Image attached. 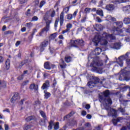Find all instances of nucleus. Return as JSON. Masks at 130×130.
Masks as SVG:
<instances>
[{"label": "nucleus", "instance_id": "obj_1", "mask_svg": "<svg viewBox=\"0 0 130 130\" xmlns=\"http://www.w3.org/2000/svg\"><path fill=\"white\" fill-rule=\"evenodd\" d=\"M121 32H122V30L119 29V28L114 27L111 30L112 34L110 35L105 32H103L101 35L97 34L93 39L92 41L96 46L98 45L100 43L101 45L106 46L107 44H108V39H109V38L111 40H115V35H119V33Z\"/></svg>", "mask_w": 130, "mask_h": 130}, {"label": "nucleus", "instance_id": "obj_2", "mask_svg": "<svg viewBox=\"0 0 130 130\" xmlns=\"http://www.w3.org/2000/svg\"><path fill=\"white\" fill-rule=\"evenodd\" d=\"M109 95V91L106 90L102 95H100L99 101L103 104L105 108L108 110V115L113 117H115L117 115L116 110L110 108V105L112 104V101L109 98L106 99V97Z\"/></svg>", "mask_w": 130, "mask_h": 130}, {"label": "nucleus", "instance_id": "obj_3", "mask_svg": "<svg viewBox=\"0 0 130 130\" xmlns=\"http://www.w3.org/2000/svg\"><path fill=\"white\" fill-rule=\"evenodd\" d=\"M130 71L127 68L122 70L120 72V75L119 77V80L120 81H129L130 80Z\"/></svg>", "mask_w": 130, "mask_h": 130}, {"label": "nucleus", "instance_id": "obj_4", "mask_svg": "<svg viewBox=\"0 0 130 130\" xmlns=\"http://www.w3.org/2000/svg\"><path fill=\"white\" fill-rule=\"evenodd\" d=\"M102 63H100V61H93V62L91 64V67H92V70L93 72H96L98 74H102L103 73V71H102V69L100 68H97L96 67H100L102 66Z\"/></svg>", "mask_w": 130, "mask_h": 130}, {"label": "nucleus", "instance_id": "obj_5", "mask_svg": "<svg viewBox=\"0 0 130 130\" xmlns=\"http://www.w3.org/2000/svg\"><path fill=\"white\" fill-rule=\"evenodd\" d=\"M124 58L130 59V52L127 53L125 55L120 56L117 60V63L119 64L120 67L123 66V60Z\"/></svg>", "mask_w": 130, "mask_h": 130}, {"label": "nucleus", "instance_id": "obj_6", "mask_svg": "<svg viewBox=\"0 0 130 130\" xmlns=\"http://www.w3.org/2000/svg\"><path fill=\"white\" fill-rule=\"evenodd\" d=\"M51 23V20H48L46 22V26L44 28L40 33L41 36L46 35V33L49 31V25Z\"/></svg>", "mask_w": 130, "mask_h": 130}, {"label": "nucleus", "instance_id": "obj_7", "mask_svg": "<svg viewBox=\"0 0 130 130\" xmlns=\"http://www.w3.org/2000/svg\"><path fill=\"white\" fill-rule=\"evenodd\" d=\"M52 125H54V128L55 129H58V128H59V123H58V122H57L53 124V122L52 121H51L48 126V129H51L52 128Z\"/></svg>", "mask_w": 130, "mask_h": 130}, {"label": "nucleus", "instance_id": "obj_8", "mask_svg": "<svg viewBox=\"0 0 130 130\" xmlns=\"http://www.w3.org/2000/svg\"><path fill=\"white\" fill-rule=\"evenodd\" d=\"M72 46H76V45H79V46H83L84 45V41L83 40H77L75 41H72Z\"/></svg>", "mask_w": 130, "mask_h": 130}, {"label": "nucleus", "instance_id": "obj_9", "mask_svg": "<svg viewBox=\"0 0 130 130\" xmlns=\"http://www.w3.org/2000/svg\"><path fill=\"white\" fill-rule=\"evenodd\" d=\"M110 47L113 49H120L121 47V43H113L110 45Z\"/></svg>", "mask_w": 130, "mask_h": 130}, {"label": "nucleus", "instance_id": "obj_10", "mask_svg": "<svg viewBox=\"0 0 130 130\" xmlns=\"http://www.w3.org/2000/svg\"><path fill=\"white\" fill-rule=\"evenodd\" d=\"M120 102H121V107L119 109V111H120L122 113L123 115H124V113L125 111L124 110V109L122 108V106L126 104V102H125L124 100H121V97L120 98Z\"/></svg>", "mask_w": 130, "mask_h": 130}, {"label": "nucleus", "instance_id": "obj_11", "mask_svg": "<svg viewBox=\"0 0 130 130\" xmlns=\"http://www.w3.org/2000/svg\"><path fill=\"white\" fill-rule=\"evenodd\" d=\"M50 41L47 40H45L44 41V42L41 45V48H40L41 51H43V50L45 49V48L46 47V46H47V45H49Z\"/></svg>", "mask_w": 130, "mask_h": 130}, {"label": "nucleus", "instance_id": "obj_12", "mask_svg": "<svg viewBox=\"0 0 130 130\" xmlns=\"http://www.w3.org/2000/svg\"><path fill=\"white\" fill-rule=\"evenodd\" d=\"M123 119L124 118L122 117H118L116 119H113L112 121L114 124V125H116L117 122H122Z\"/></svg>", "mask_w": 130, "mask_h": 130}, {"label": "nucleus", "instance_id": "obj_13", "mask_svg": "<svg viewBox=\"0 0 130 130\" xmlns=\"http://www.w3.org/2000/svg\"><path fill=\"white\" fill-rule=\"evenodd\" d=\"M18 98L19 94L18 93H15L11 99V102H12V103H15V101H16V100H18Z\"/></svg>", "mask_w": 130, "mask_h": 130}, {"label": "nucleus", "instance_id": "obj_14", "mask_svg": "<svg viewBox=\"0 0 130 130\" xmlns=\"http://www.w3.org/2000/svg\"><path fill=\"white\" fill-rule=\"evenodd\" d=\"M73 27V25L71 23H68L67 25V29L65 30L62 31V34H64V33H67V32H69L70 31V29H71Z\"/></svg>", "mask_w": 130, "mask_h": 130}, {"label": "nucleus", "instance_id": "obj_15", "mask_svg": "<svg viewBox=\"0 0 130 130\" xmlns=\"http://www.w3.org/2000/svg\"><path fill=\"white\" fill-rule=\"evenodd\" d=\"M11 66V63L10 62V59H8L7 60H6V62H5V69L6 70H7V71L10 70V67Z\"/></svg>", "mask_w": 130, "mask_h": 130}, {"label": "nucleus", "instance_id": "obj_16", "mask_svg": "<svg viewBox=\"0 0 130 130\" xmlns=\"http://www.w3.org/2000/svg\"><path fill=\"white\" fill-rule=\"evenodd\" d=\"M29 89H30V90H35L36 91L38 90V85H36L34 83H32L29 86Z\"/></svg>", "mask_w": 130, "mask_h": 130}, {"label": "nucleus", "instance_id": "obj_17", "mask_svg": "<svg viewBox=\"0 0 130 130\" xmlns=\"http://www.w3.org/2000/svg\"><path fill=\"white\" fill-rule=\"evenodd\" d=\"M48 87H49V82L48 81H47L45 83L43 84V86H42V89L43 90H45V89L48 88Z\"/></svg>", "mask_w": 130, "mask_h": 130}, {"label": "nucleus", "instance_id": "obj_18", "mask_svg": "<svg viewBox=\"0 0 130 130\" xmlns=\"http://www.w3.org/2000/svg\"><path fill=\"white\" fill-rule=\"evenodd\" d=\"M59 64L61 69H65L66 67H67V65L64 63V61H63L62 59L60 60Z\"/></svg>", "mask_w": 130, "mask_h": 130}, {"label": "nucleus", "instance_id": "obj_19", "mask_svg": "<svg viewBox=\"0 0 130 130\" xmlns=\"http://www.w3.org/2000/svg\"><path fill=\"white\" fill-rule=\"evenodd\" d=\"M59 22L61 26L63 24V12H62L60 14Z\"/></svg>", "mask_w": 130, "mask_h": 130}, {"label": "nucleus", "instance_id": "obj_20", "mask_svg": "<svg viewBox=\"0 0 130 130\" xmlns=\"http://www.w3.org/2000/svg\"><path fill=\"white\" fill-rule=\"evenodd\" d=\"M107 20H108V21H111L112 22H114V21H116L115 18L112 17L110 15H108L107 16Z\"/></svg>", "mask_w": 130, "mask_h": 130}, {"label": "nucleus", "instance_id": "obj_21", "mask_svg": "<svg viewBox=\"0 0 130 130\" xmlns=\"http://www.w3.org/2000/svg\"><path fill=\"white\" fill-rule=\"evenodd\" d=\"M106 9L108 11H112V10L114 9V6L113 5H109L106 6Z\"/></svg>", "mask_w": 130, "mask_h": 130}, {"label": "nucleus", "instance_id": "obj_22", "mask_svg": "<svg viewBox=\"0 0 130 130\" xmlns=\"http://www.w3.org/2000/svg\"><path fill=\"white\" fill-rule=\"evenodd\" d=\"M44 68L46 70H50V69H51V67H50V64H49V62H46L44 63Z\"/></svg>", "mask_w": 130, "mask_h": 130}, {"label": "nucleus", "instance_id": "obj_23", "mask_svg": "<svg viewBox=\"0 0 130 130\" xmlns=\"http://www.w3.org/2000/svg\"><path fill=\"white\" fill-rule=\"evenodd\" d=\"M44 96H45V99H48V98H49V97H50V93L49 92H47V91H46L45 90L44 91Z\"/></svg>", "mask_w": 130, "mask_h": 130}, {"label": "nucleus", "instance_id": "obj_24", "mask_svg": "<svg viewBox=\"0 0 130 130\" xmlns=\"http://www.w3.org/2000/svg\"><path fill=\"white\" fill-rule=\"evenodd\" d=\"M123 22L126 25L127 24H130V18H124Z\"/></svg>", "mask_w": 130, "mask_h": 130}, {"label": "nucleus", "instance_id": "obj_25", "mask_svg": "<svg viewBox=\"0 0 130 130\" xmlns=\"http://www.w3.org/2000/svg\"><path fill=\"white\" fill-rule=\"evenodd\" d=\"M96 29L98 31H101V30H103V26L101 24H97Z\"/></svg>", "mask_w": 130, "mask_h": 130}, {"label": "nucleus", "instance_id": "obj_26", "mask_svg": "<svg viewBox=\"0 0 130 130\" xmlns=\"http://www.w3.org/2000/svg\"><path fill=\"white\" fill-rule=\"evenodd\" d=\"M32 126H33V125H26L24 127V130H29L30 128H31V127H32Z\"/></svg>", "mask_w": 130, "mask_h": 130}, {"label": "nucleus", "instance_id": "obj_27", "mask_svg": "<svg viewBox=\"0 0 130 130\" xmlns=\"http://www.w3.org/2000/svg\"><path fill=\"white\" fill-rule=\"evenodd\" d=\"M96 13L98 15H99V16H101L102 17H103V11L101 10H99L96 11Z\"/></svg>", "mask_w": 130, "mask_h": 130}, {"label": "nucleus", "instance_id": "obj_28", "mask_svg": "<svg viewBox=\"0 0 130 130\" xmlns=\"http://www.w3.org/2000/svg\"><path fill=\"white\" fill-rule=\"evenodd\" d=\"M95 85L94 83H93L92 82H89L88 83L87 85L89 88H93Z\"/></svg>", "mask_w": 130, "mask_h": 130}, {"label": "nucleus", "instance_id": "obj_29", "mask_svg": "<svg viewBox=\"0 0 130 130\" xmlns=\"http://www.w3.org/2000/svg\"><path fill=\"white\" fill-rule=\"evenodd\" d=\"M123 12H127V11H130V6L123 7Z\"/></svg>", "mask_w": 130, "mask_h": 130}, {"label": "nucleus", "instance_id": "obj_30", "mask_svg": "<svg viewBox=\"0 0 130 130\" xmlns=\"http://www.w3.org/2000/svg\"><path fill=\"white\" fill-rule=\"evenodd\" d=\"M56 36H57V34L56 33H54L51 35V36H50V39H54L55 38H56Z\"/></svg>", "mask_w": 130, "mask_h": 130}, {"label": "nucleus", "instance_id": "obj_31", "mask_svg": "<svg viewBox=\"0 0 130 130\" xmlns=\"http://www.w3.org/2000/svg\"><path fill=\"white\" fill-rule=\"evenodd\" d=\"M32 119H34V116H30L26 118L25 120L26 121H30V120H32Z\"/></svg>", "mask_w": 130, "mask_h": 130}, {"label": "nucleus", "instance_id": "obj_32", "mask_svg": "<svg viewBox=\"0 0 130 130\" xmlns=\"http://www.w3.org/2000/svg\"><path fill=\"white\" fill-rule=\"evenodd\" d=\"M115 24L118 27H122L123 23L121 21L116 22Z\"/></svg>", "mask_w": 130, "mask_h": 130}, {"label": "nucleus", "instance_id": "obj_33", "mask_svg": "<svg viewBox=\"0 0 130 130\" xmlns=\"http://www.w3.org/2000/svg\"><path fill=\"white\" fill-rule=\"evenodd\" d=\"M71 59L72 58L70 56L65 57V61H66V62H70Z\"/></svg>", "mask_w": 130, "mask_h": 130}, {"label": "nucleus", "instance_id": "obj_34", "mask_svg": "<svg viewBox=\"0 0 130 130\" xmlns=\"http://www.w3.org/2000/svg\"><path fill=\"white\" fill-rule=\"evenodd\" d=\"M50 13H51V17L52 18L54 17V15H55V11L54 10H52L50 11Z\"/></svg>", "mask_w": 130, "mask_h": 130}, {"label": "nucleus", "instance_id": "obj_35", "mask_svg": "<svg viewBox=\"0 0 130 130\" xmlns=\"http://www.w3.org/2000/svg\"><path fill=\"white\" fill-rule=\"evenodd\" d=\"M46 4L45 1H42L40 4V8H42Z\"/></svg>", "mask_w": 130, "mask_h": 130}, {"label": "nucleus", "instance_id": "obj_36", "mask_svg": "<svg viewBox=\"0 0 130 130\" xmlns=\"http://www.w3.org/2000/svg\"><path fill=\"white\" fill-rule=\"evenodd\" d=\"M40 113L41 116H42V117H44V118H45V117H46V116L45 115V113H44V112L40 111Z\"/></svg>", "mask_w": 130, "mask_h": 130}, {"label": "nucleus", "instance_id": "obj_37", "mask_svg": "<svg viewBox=\"0 0 130 130\" xmlns=\"http://www.w3.org/2000/svg\"><path fill=\"white\" fill-rule=\"evenodd\" d=\"M95 51H98V54H100V53H101V52L102 51V49H101V48H97L95 49Z\"/></svg>", "mask_w": 130, "mask_h": 130}, {"label": "nucleus", "instance_id": "obj_38", "mask_svg": "<svg viewBox=\"0 0 130 130\" xmlns=\"http://www.w3.org/2000/svg\"><path fill=\"white\" fill-rule=\"evenodd\" d=\"M126 60V63L128 66L130 67V59L124 58Z\"/></svg>", "mask_w": 130, "mask_h": 130}, {"label": "nucleus", "instance_id": "obj_39", "mask_svg": "<svg viewBox=\"0 0 130 130\" xmlns=\"http://www.w3.org/2000/svg\"><path fill=\"white\" fill-rule=\"evenodd\" d=\"M6 85H7V84H6V82L0 80V86H2L3 87H4V86H6Z\"/></svg>", "mask_w": 130, "mask_h": 130}, {"label": "nucleus", "instance_id": "obj_40", "mask_svg": "<svg viewBox=\"0 0 130 130\" xmlns=\"http://www.w3.org/2000/svg\"><path fill=\"white\" fill-rule=\"evenodd\" d=\"M58 21H59L58 19H56V20L55 21V24H54L55 28H56V27H57V24H58Z\"/></svg>", "mask_w": 130, "mask_h": 130}, {"label": "nucleus", "instance_id": "obj_41", "mask_svg": "<svg viewBox=\"0 0 130 130\" xmlns=\"http://www.w3.org/2000/svg\"><path fill=\"white\" fill-rule=\"evenodd\" d=\"M67 19L68 20H72V19H73V15L72 14H68Z\"/></svg>", "mask_w": 130, "mask_h": 130}, {"label": "nucleus", "instance_id": "obj_42", "mask_svg": "<svg viewBox=\"0 0 130 130\" xmlns=\"http://www.w3.org/2000/svg\"><path fill=\"white\" fill-rule=\"evenodd\" d=\"M32 26V23L31 22L26 23V26L27 27V28H31Z\"/></svg>", "mask_w": 130, "mask_h": 130}, {"label": "nucleus", "instance_id": "obj_43", "mask_svg": "<svg viewBox=\"0 0 130 130\" xmlns=\"http://www.w3.org/2000/svg\"><path fill=\"white\" fill-rule=\"evenodd\" d=\"M31 21H32L33 22L35 21H38V17H37V16L33 17Z\"/></svg>", "mask_w": 130, "mask_h": 130}, {"label": "nucleus", "instance_id": "obj_44", "mask_svg": "<svg viewBox=\"0 0 130 130\" xmlns=\"http://www.w3.org/2000/svg\"><path fill=\"white\" fill-rule=\"evenodd\" d=\"M81 114L83 116H85V115H87V112H86V111H82Z\"/></svg>", "mask_w": 130, "mask_h": 130}, {"label": "nucleus", "instance_id": "obj_45", "mask_svg": "<svg viewBox=\"0 0 130 130\" xmlns=\"http://www.w3.org/2000/svg\"><path fill=\"white\" fill-rule=\"evenodd\" d=\"M70 10V7H67V8H65L63 9L64 12H65V13H68V12H69Z\"/></svg>", "mask_w": 130, "mask_h": 130}, {"label": "nucleus", "instance_id": "obj_46", "mask_svg": "<svg viewBox=\"0 0 130 130\" xmlns=\"http://www.w3.org/2000/svg\"><path fill=\"white\" fill-rule=\"evenodd\" d=\"M86 118H87V119H91L92 118V116L90 114H88L86 116Z\"/></svg>", "mask_w": 130, "mask_h": 130}, {"label": "nucleus", "instance_id": "obj_47", "mask_svg": "<svg viewBox=\"0 0 130 130\" xmlns=\"http://www.w3.org/2000/svg\"><path fill=\"white\" fill-rule=\"evenodd\" d=\"M90 8H86L85 9V12H86V13H89V12H90Z\"/></svg>", "mask_w": 130, "mask_h": 130}, {"label": "nucleus", "instance_id": "obj_48", "mask_svg": "<svg viewBox=\"0 0 130 130\" xmlns=\"http://www.w3.org/2000/svg\"><path fill=\"white\" fill-rule=\"evenodd\" d=\"M91 107H90V105H89V104H87V105H86V106H85V108H86V109H90V108Z\"/></svg>", "mask_w": 130, "mask_h": 130}, {"label": "nucleus", "instance_id": "obj_49", "mask_svg": "<svg viewBox=\"0 0 130 130\" xmlns=\"http://www.w3.org/2000/svg\"><path fill=\"white\" fill-rule=\"evenodd\" d=\"M35 105H38L39 106V105H40V101H37L36 102H35Z\"/></svg>", "mask_w": 130, "mask_h": 130}, {"label": "nucleus", "instance_id": "obj_50", "mask_svg": "<svg viewBox=\"0 0 130 130\" xmlns=\"http://www.w3.org/2000/svg\"><path fill=\"white\" fill-rule=\"evenodd\" d=\"M96 20H97L98 22H99V23H101V22H102V20L99 17H96Z\"/></svg>", "mask_w": 130, "mask_h": 130}, {"label": "nucleus", "instance_id": "obj_51", "mask_svg": "<svg viewBox=\"0 0 130 130\" xmlns=\"http://www.w3.org/2000/svg\"><path fill=\"white\" fill-rule=\"evenodd\" d=\"M5 130H9V125L8 124H5Z\"/></svg>", "mask_w": 130, "mask_h": 130}, {"label": "nucleus", "instance_id": "obj_52", "mask_svg": "<svg viewBox=\"0 0 130 130\" xmlns=\"http://www.w3.org/2000/svg\"><path fill=\"white\" fill-rule=\"evenodd\" d=\"M77 14H78V11H76L74 12V13H73V17L75 18V17H76V16H77Z\"/></svg>", "mask_w": 130, "mask_h": 130}, {"label": "nucleus", "instance_id": "obj_53", "mask_svg": "<svg viewBox=\"0 0 130 130\" xmlns=\"http://www.w3.org/2000/svg\"><path fill=\"white\" fill-rule=\"evenodd\" d=\"M21 44V42L20 41H17L15 44L16 46L18 47V46Z\"/></svg>", "mask_w": 130, "mask_h": 130}, {"label": "nucleus", "instance_id": "obj_54", "mask_svg": "<svg viewBox=\"0 0 130 130\" xmlns=\"http://www.w3.org/2000/svg\"><path fill=\"white\" fill-rule=\"evenodd\" d=\"M93 54H95V55H99L100 54H98V51H95V50H94V51H93L92 52Z\"/></svg>", "mask_w": 130, "mask_h": 130}, {"label": "nucleus", "instance_id": "obj_55", "mask_svg": "<svg viewBox=\"0 0 130 130\" xmlns=\"http://www.w3.org/2000/svg\"><path fill=\"white\" fill-rule=\"evenodd\" d=\"M25 101V100H21L20 102V105H23L24 102Z\"/></svg>", "mask_w": 130, "mask_h": 130}, {"label": "nucleus", "instance_id": "obj_56", "mask_svg": "<svg viewBox=\"0 0 130 130\" xmlns=\"http://www.w3.org/2000/svg\"><path fill=\"white\" fill-rule=\"evenodd\" d=\"M125 40L127 42H129V41H130V37L128 38H125Z\"/></svg>", "mask_w": 130, "mask_h": 130}, {"label": "nucleus", "instance_id": "obj_57", "mask_svg": "<svg viewBox=\"0 0 130 130\" xmlns=\"http://www.w3.org/2000/svg\"><path fill=\"white\" fill-rule=\"evenodd\" d=\"M119 3H125V0H117Z\"/></svg>", "mask_w": 130, "mask_h": 130}, {"label": "nucleus", "instance_id": "obj_58", "mask_svg": "<svg viewBox=\"0 0 130 130\" xmlns=\"http://www.w3.org/2000/svg\"><path fill=\"white\" fill-rule=\"evenodd\" d=\"M4 61V58H3V57L0 56V63L1 62H3Z\"/></svg>", "mask_w": 130, "mask_h": 130}, {"label": "nucleus", "instance_id": "obj_59", "mask_svg": "<svg viewBox=\"0 0 130 130\" xmlns=\"http://www.w3.org/2000/svg\"><path fill=\"white\" fill-rule=\"evenodd\" d=\"M50 68L51 69H54V68H56V66L54 64H51L50 65Z\"/></svg>", "mask_w": 130, "mask_h": 130}, {"label": "nucleus", "instance_id": "obj_60", "mask_svg": "<svg viewBox=\"0 0 130 130\" xmlns=\"http://www.w3.org/2000/svg\"><path fill=\"white\" fill-rule=\"evenodd\" d=\"M22 32H25L26 31V27H23L21 28Z\"/></svg>", "mask_w": 130, "mask_h": 130}, {"label": "nucleus", "instance_id": "obj_61", "mask_svg": "<svg viewBox=\"0 0 130 130\" xmlns=\"http://www.w3.org/2000/svg\"><path fill=\"white\" fill-rule=\"evenodd\" d=\"M86 20H87V18H86V17H84V18L81 20V22H86Z\"/></svg>", "mask_w": 130, "mask_h": 130}, {"label": "nucleus", "instance_id": "obj_62", "mask_svg": "<svg viewBox=\"0 0 130 130\" xmlns=\"http://www.w3.org/2000/svg\"><path fill=\"white\" fill-rule=\"evenodd\" d=\"M25 64V61H22L20 64V67H23Z\"/></svg>", "mask_w": 130, "mask_h": 130}, {"label": "nucleus", "instance_id": "obj_63", "mask_svg": "<svg viewBox=\"0 0 130 130\" xmlns=\"http://www.w3.org/2000/svg\"><path fill=\"white\" fill-rule=\"evenodd\" d=\"M91 126V124H90V123H86L85 124V126Z\"/></svg>", "mask_w": 130, "mask_h": 130}, {"label": "nucleus", "instance_id": "obj_64", "mask_svg": "<svg viewBox=\"0 0 130 130\" xmlns=\"http://www.w3.org/2000/svg\"><path fill=\"white\" fill-rule=\"evenodd\" d=\"M94 130H100V126L96 127Z\"/></svg>", "mask_w": 130, "mask_h": 130}]
</instances>
